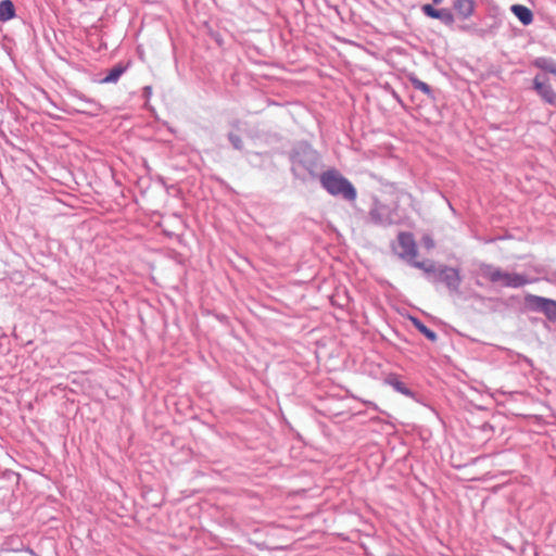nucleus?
<instances>
[{
  "mask_svg": "<svg viewBox=\"0 0 556 556\" xmlns=\"http://www.w3.org/2000/svg\"><path fill=\"white\" fill-rule=\"evenodd\" d=\"M262 157H263V155L257 152H248L247 153V160L249 161L250 164H252L254 166L261 165L258 163V159H262Z\"/></svg>",
  "mask_w": 556,
  "mask_h": 556,
  "instance_id": "f3484780",
  "label": "nucleus"
},
{
  "mask_svg": "<svg viewBox=\"0 0 556 556\" xmlns=\"http://www.w3.org/2000/svg\"><path fill=\"white\" fill-rule=\"evenodd\" d=\"M483 276L491 282L500 283L502 287L519 288L529 282L526 276L517 273H507L498 268L486 266Z\"/></svg>",
  "mask_w": 556,
  "mask_h": 556,
  "instance_id": "f03ea898",
  "label": "nucleus"
},
{
  "mask_svg": "<svg viewBox=\"0 0 556 556\" xmlns=\"http://www.w3.org/2000/svg\"><path fill=\"white\" fill-rule=\"evenodd\" d=\"M320 184L332 195H342L349 201L356 199L354 186L336 169L323 173Z\"/></svg>",
  "mask_w": 556,
  "mask_h": 556,
  "instance_id": "f257e3e1",
  "label": "nucleus"
},
{
  "mask_svg": "<svg viewBox=\"0 0 556 556\" xmlns=\"http://www.w3.org/2000/svg\"><path fill=\"white\" fill-rule=\"evenodd\" d=\"M475 0H456L454 2V9L462 18L470 17L475 12Z\"/></svg>",
  "mask_w": 556,
  "mask_h": 556,
  "instance_id": "6e6552de",
  "label": "nucleus"
},
{
  "mask_svg": "<svg viewBox=\"0 0 556 556\" xmlns=\"http://www.w3.org/2000/svg\"><path fill=\"white\" fill-rule=\"evenodd\" d=\"M413 266L419 268V269H424L425 271H433L434 270V266L433 264H429V265H426V263L424 262H413Z\"/></svg>",
  "mask_w": 556,
  "mask_h": 556,
  "instance_id": "a211bd4d",
  "label": "nucleus"
},
{
  "mask_svg": "<svg viewBox=\"0 0 556 556\" xmlns=\"http://www.w3.org/2000/svg\"><path fill=\"white\" fill-rule=\"evenodd\" d=\"M435 4H439L442 0H432Z\"/></svg>",
  "mask_w": 556,
  "mask_h": 556,
  "instance_id": "412c9836",
  "label": "nucleus"
},
{
  "mask_svg": "<svg viewBox=\"0 0 556 556\" xmlns=\"http://www.w3.org/2000/svg\"><path fill=\"white\" fill-rule=\"evenodd\" d=\"M143 92L146 97H150L152 93V88L150 86H147L144 87Z\"/></svg>",
  "mask_w": 556,
  "mask_h": 556,
  "instance_id": "6ab92c4d",
  "label": "nucleus"
},
{
  "mask_svg": "<svg viewBox=\"0 0 556 556\" xmlns=\"http://www.w3.org/2000/svg\"><path fill=\"white\" fill-rule=\"evenodd\" d=\"M409 80L416 89L420 90L421 92L429 97L431 96V88L429 87V85H427L426 83L421 81L416 77H410Z\"/></svg>",
  "mask_w": 556,
  "mask_h": 556,
  "instance_id": "2eb2a0df",
  "label": "nucleus"
},
{
  "mask_svg": "<svg viewBox=\"0 0 556 556\" xmlns=\"http://www.w3.org/2000/svg\"><path fill=\"white\" fill-rule=\"evenodd\" d=\"M533 87L546 103L551 105L556 104V91L548 83V79L545 74H539L534 77Z\"/></svg>",
  "mask_w": 556,
  "mask_h": 556,
  "instance_id": "39448f33",
  "label": "nucleus"
},
{
  "mask_svg": "<svg viewBox=\"0 0 556 556\" xmlns=\"http://www.w3.org/2000/svg\"><path fill=\"white\" fill-rule=\"evenodd\" d=\"M427 245L428 247H432L433 245V242L431 240L427 241Z\"/></svg>",
  "mask_w": 556,
  "mask_h": 556,
  "instance_id": "aec40b11",
  "label": "nucleus"
},
{
  "mask_svg": "<svg viewBox=\"0 0 556 556\" xmlns=\"http://www.w3.org/2000/svg\"><path fill=\"white\" fill-rule=\"evenodd\" d=\"M511 12L523 25H529L533 21V14L531 10L522 4H514L511 7Z\"/></svg>",
  "mask_w": 556,
  "mask_h": 556,
  "instance_id": "9d476101",
  "label": "nucleus"
},
{
  "mask_svg": "<svg viewBox=\"0 0 556 556\" xmlns=\"http://www.w3.org/2000/svg\"><path fill=\"white\" fill-rule=\"evenodd\" d=\"M228 139H229L230 143L232 144V147H233L236 150H242L243 144H242V140H241V138H240V136H239V135H236V134H233V132H230V134L228 135Z\"/></svg>",
  "mask_w": 556,
  "mask_h": 556,
  "instance_id": "dca6fc26",
  "label": "nucleus"
},
{
  "mask_svg": "<svg viewBox=\"0 0 556 556\" xmlns=\"http://www.w3.org/2000/svg\"><path fill=\"white\" fill-rule=\"evenodd\" d=\"M412 321L413 325L430 341L437 340L435 332L426 327L420 320H418L417 318H412Z\"/></svg>",
  "mask_w": 556,
  "mask_h": 556,
  "instance_id": "ddd939ff",
  "label": "nucleus"
},
{
  "mask_svg": "<svg viewBox=\"0 0 556 556\" xmlns=\"http://www.w3.org/2000/svg\"><path fill=\"white\" fill-rule=\"evenodd\" d=\"M422 12L429 17L441 20L446 25L454 23V16L448 10H437L431 4H424Z\"/></svg>",
  "mask_w": 556,
  "mask_h": 556,
  "instance_id": "0eeeda50",
  "label": "nucleus"
},
{
  "mask_svg": "<svg viewBox=\"0 0 556 556\" xmlns=\"http://www.w3.org/2000/svg\"><path fill=\"white\" fill-rule=\"evenodd\" d=\"M387 382L392 386L397 392L402 393V394H405V395H410V391L405 387V384L403 382H401L396 377L394 376H390L388 379H387Z\"/></svg>",
  "mask_w": 556,
  "mask_h": 556,
  "instance_id": "4468645a",
  "label": "nucleus"
},
{
  "mask_svg": "<svg viewBox=\"0 0 556 556\" xmlns=\"http://www.w3.org/2000/svg\"><path fill=\"white\" fill-rule=\"evenodd\" d=\"M534 65L545 73H549L556 77V63L545 58H539L534 61Z\"/></svg>",
  "mask_w": 556,
  "mask_h": 556,
  "instance_id": "f8f14e48",
  "label": "nucleus"
},
{
  "mask_svg": "<svg viewBox=\"0 0 556 556\" xmlns=\"http://www.w3.org/2000/svg\"><path fill=\"white\" fill-rule=\"evenodd\" d=\"M15 16V7L11 0L0 1V21L8 22Z\"/></svg>",
  "mask_w": 556,
  "mask_h": 556,
  "instance_id": "9b49d317",
  "label": "nucleus"
},
{
  "mask_svg": "<svg viewBox=\"0 0 556 556\" xmlns=\"http://www.w3.org/2000/svg\"><path fill=\"white\" fill-rule=\"evenodd\" d=\"M394 250L401 258H415L417 255V244L415 242L414 236L409 232L399 233Z\"/></svg>",
  "mask_w": 556,
  "mask_h": 556,
  "instance_id": "20e7f679",
  "label": "nucleus"
},
{
  "mask_svg": "<svg viewBox=\"0 0 556 556\" xmlns=\"http://www.w3.org/2000/svg\"><path fill=\"white\" fill-rule=\"evenodd\" d=\"M127 71V66L118 63L109 70L108 74L101 78V84H115L118 81L121 76Z\"/></svg>",
  "mask_w": 556,
  "mask_h": 556,
  "instance_id": "1a4fd4ad",
  "label": "nucleus"
},
{
  "mask_svg": "<svg viewBox=\"0 0 556 556\" xmlns=\"http://www.w3.org/2000/svg\"><path fill=\"white\" fill-rule=\"evenodd\" d=\"M525 305L528 311L542 313L547 320L556 323V301L540 295L527 294Z\"/></svg>",
  "mask_w": 556,
  "mask_h": 556,
  "instance_id": "7ed1b4c3",
  "label": "nucleus"
},
{
  "mask_svg": "<svg viewBox=\"0 0 556 556\" xmlns=\"http://www.w3.org/2000/svg\"><path fill=\"white\" fill-rule=\"evenodd\" d=\"M81 106L77 109L78 113L89 116H98L103 111V105L94 99L88 98L83 93L77 94Z\"/></svg>",
  "mask_w": 556,
  "mask_h": 556,
  "instance_id": "423d86ee",
  "label": "nucleus"
}]
</instances>
